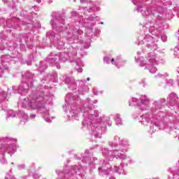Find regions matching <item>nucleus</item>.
<instances>
[{"instance_id": "obj_1", "label": "nucleus", "mask_w": 179, "mask_h": 179, "mask_svg": "<svg viewBox=\"0 0 179 179\" xmlns=\"http://www.w3.org/2000/svg\"><path fill=\"white\" fill-rule=\"evenodd\" d=\"M111 61H112V64H113V62H114V59H112V60H111Z\"/></svg>"}, {"instance_id": "obj_2", "label": "nucleus", "mask_w": 179, "mask_h": 179, "mask_svg": "<svg viewBox=\"0 0 179 179\" xmlns=\"http://www.w3.org/2000/svg\"><path fill=\"white\" fill-rule=\"evenodd\" d=\"M87 80H88V81L90 80V78H87Z\"/></svg>"}]
</instances>
